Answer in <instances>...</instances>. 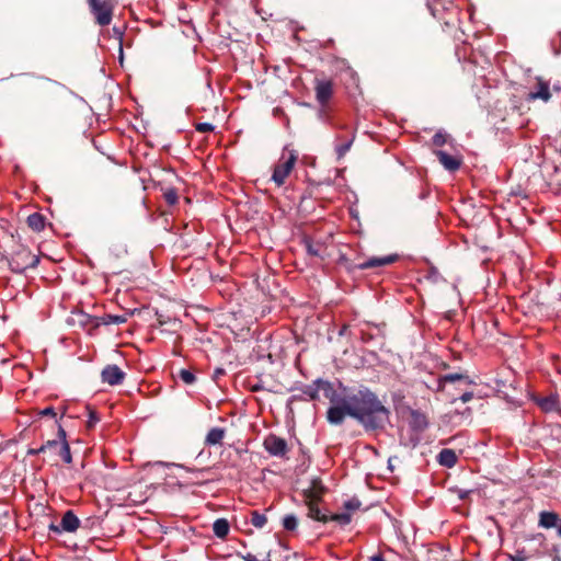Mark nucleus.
<instances>
[{
    "label": "nucleus",
    "instance_id": "obj_1",
    "mask_svg": "<svg viewBox=\"0 0 561 561\" xmlns=\"http://www.w3.org/2000/svg\"><path fill=\"white\" fill-rule=\"evenodd\" d=\"M323 396L330 400L327 412L329 423L340 425L346 416L356 420L365 431H383L390 424V410L367 387L334 390L331 382L320 383Z\"/></svg>",
    "mask_w": 561,
    "mask_h": 561
},
{
    "label": "nucleus",
    "instance_id": "obj_2",
    "mask_svg": "<svg viewBox=\"0 0 561 561\" xmlns=\"http://www.w3.org/2000/svg\"><path fill=\"white\" fill-rule=\"evenodd\" d=\"M25 76L33 79L30 87L31 93L46 112L62 110L73 95L66 84L47 76L36 73H25Z\"/></svg>",
    "mask_w": 561,
    "mask_h": 561
},
{
    "label": "nucleus",
    "instance_id": "obj_3",
    "mask_svg": "<svg viewBox=\"0 0 561 561\" xmlns=\"http://www.w3.org/2000/svg\"><path fill=\"white\" fill-rule=\"evenodd\" d=\"M298 160V153L295 150H289L287 153H283L275 164L272 181L277 185L282 186L285 184L286 179L294 170Z\"/></svg>",
    "mask_w": 561,
    "mask_h": 561
},
{
    "label": "nucleus",
    "instance_id": "obj_4",
    "mask_svg": "<svg viewBox=\"0 0 561 561\" xmlns=\"http://www.w3.org/2000/svg\"><path fill=\"white\" fill-rule=\"evenodd\" d=\"M398 260L397 254H390L382 257H371L369 260H366L364 262L354 263L350 259H347L345 255H341L339 263L344 266L348 272H354L355 270H369V268H376L380 266H386L394 263Z\"/></svg>",
    "mask_w": 561,
    "mask_h": 561
},
{
    "label": "nucleus",
    "instance_id": "obj_5",
    "mask_svg": "<svg viewBox=\"0 0 561 561\" xmlns=\"http://www.w3.org/2000/svg\"><path fill=\"white\" fill-rule=\"evenodd\" d=\"M89 10L100 26L110 25L113 19L114 4L111 0H87Z\"/></svg>",
    "mask_w": 561,
    "mask_h": 561
},
{
    "label": "nucleus",
    "instance_id": "obj_6",
    "mask_svg": "<svg viewBox=\"0 0 561 561\" xmlns=\"http://www.w3.org/2000/svg\"><path fill=\"white\" fill-rule=\"evenodd\" d=\"M38 263V256L34 255L30 250L26 249L15 252L9 261L11 271L16 274H22L27 268H35Z\"/></svg>",
    "mask_w": 561,
    "mask_h": 561
},
{
    "label": "nucleus",
    "instance_id": "obj_7",
    "mask_svg": "<svg viewBox=\"0 0 561 561\" xmlns=\"http://www.w3.org/2000/svg\"><path fill=\"white\" fill-rule=\"evenodd\" d=\"M313 83L316 100L322 107V112H325V108L334 94V83L331 79L318 77L314 78Z\"/></svg>",
    "mask_w": 561,
    "mask_h": 561
},
{
    "label": "nucleus",
    "instance_id": "obj_8",
    "mask_svg": "<svg viewBox=\"0 0 561 561\" xmlns=\"http://www.w3.org/2000/svg\"><path fill=\"white\" fill-rule=\"evenodd\" d=\"M263 446L270 455L275 457H285L288 453L286 440L274 434H270L265 437Z\"/></svg>",
    "mask_w": 561,
    "mask_h": 561
},
{
    "label": "nucleus",
    "instance_id": "obj_9",
    "mask_svg": "<svg viewBox=\"0 0 561 561\" xmlns=\"http://www.w3.org/2000/svg\"><path fill=\"white\" fill-rule=\"evenodd\" d=\"M328 489L322 483L320 478H313L310 485L301 491L302 500H319L322 501Z\"/></svg>",
    "mask_w": 561,
    "mask_h": 561
},
{
    "label": "nucleus",
    "instance_id": "obj_10",
    "mask_svg": "<svg viewBox=\"0 0 561 561\" xmlns=\"http://www.w3.org/2000/svg\"><path fill=\"white\" fill-rule=\"evenodd\" d=\"M125 378V373L117 365H107L101 373L103 382L111 386L121 385Z\"/></svg>",
    "mask_w": 561,
    "mask_h": 561
},
{
    "label": "nucleus",
    "instance_id": "obj_11",
    "mask_svg": "<svg viewBox=\"0 0 561 561\" xmlns=\"http://www.w3.org/2000/svg\"><path fill=\"white\" fill-rule=\"evenodd\" d=\"M434 154L440 164L450 172H455L461 167L462 160L459 157L450 156L443 150H435Z\"/></svg>",
    "mask_w": 561,
    "mask_h": 561
},
{
    "label": "nucleus",
    "instance_id": "obj_12",
    "mask_svg": "<svg viewBox=\"0 0 561 561\" xmlns=\"http://www.w3.org/2000/svg\"><path fill=\"white\" fill-rule=\"evenodd\" d=\"M308 508L307 516L317 522L327 524L329 522V515L321 512L319 504L322 501L319 500H302Z\"/></svg>",
    "mask_w": 561,
    "mask_h": 561
},
{
    "label": "nucleus",
    "instance_id": "obj_13",
    "mask_svg": "<svg viewBox=\"0 0 561 561\" xmlns=\"http://www.w3.org/2000/svg\"><path fill=\"white\" fill-rule=\"evenodd\" d=\"M58 438H60L61 443L57 453V457H60L62 461L67 465H70L72 462V456L70 453L69 444L66 439L67 434L64 427L58 423V432H57Z\"/></svg>",
    "mask_w": 561,
    "mask_h": 561
},
{
    "label": "nucleus",
    "instance_id": "obj_14",
    "mask_svg": "<svg viewBox=\"0 0 561 561\" xmlns=\"http://www.w3.org/2000/svg\"><path fill=\"white\" fill-rule=\"evenodd\" d=\"M128 320V314H104L102 317H94L92 319L93 328H99L100 325H110V324H122Z\"/></svg>",
    "mask_w": 561,
    "mask_h": 561
},
{
    "label": "nucleus",
    "instance_id": "obj_15",
    "mask_svg": "<svg viewBox=\"0 0 561 561\" xmlns=\"http://www.w3.org/2000/svg\"><path fill=\"white\" fill-rule=\"evenodd\" d=\"M542 100L543 102H548L551 99V93L549 90V84L542 80H538L537 89L535 91H530L526 101L531 102L535 100Z\"/></svg>",
    "mask_w": 561,
    "mask_h": 561
},
{
    "label": "nucleus",
    "instance_id": "obj_16",
    "mask_svg": "<svg viewBox=\"0 0 561 561\" xmlns=\"http://www.w3.org/2000/svg\"><path fill=\"white\" fill-rule=\"evenodd\" d=\"M455 382H460L466 386L473 383V381L470 379V377L468 375L453 373V374H446L439 378V389L445 390V387L447 383H455Z\"/></svg>",
    "mask_w": 561,
    "mask_h": 561
},
{
    "label": "nucleus",
    "instance_id": "obj_17",
    "mask_svg": "<svg viewBox=\"0 0 561 561\" xmlns=\"http://www.w3.org/2000/svg\"><path fill=\"white\" fill-rule=\"evenodd\" d=\"M560 517L556 512L542 511L539 513L538 526L545 529L556 528Z\"/></svg>",
    "mask_w": 561,
    "mask_h": 561
},
{
    "label": "nucleus",
    "instance_id": "obj_18",
    "mask_svg": "<svg viewBox=\"0 0 561 561\" xmlns=\"http://www.w3.org/2000/svg\"><path fill=\"white\" fill-rule=\"evenodd\" d=\"M60 524L64 531L73 533L79 528L80 520L72 511H67L64 514Z\"/></svg>",
    "mask_w": 561,
    "mask_h": 561
},
{
    "label": "nucleus",
    "instance_id": "obj_19",
    "mask_svg": "<svg viewBox=\"0 0 561 561\" xmlns=\"http://www.w3.org/2000/svg\"><path fill=\"white\" fill-rule=\"evenodd\" d=\"M226 436V430L222 427H213L208 431L205 437V445L214 446L221 444L222 439Z\"/></svg>",
    "mask_w": 561,
    "mask_h": 561
},
{
    "label": "nucleus",
    "instance_id": "obj_20",
    "mask_svg": "<svg viewBox=\"0 0 561 561\" xmlns=\"http://www.w3.org/2000/svg\"><path fill=\"white\" fill-rule=\"evenodd\" d=\"M60 443H61L60 438L57 437L56 439H48L39 446V450L44 451V454L48 453L49 458L55 461V465L57 463V453H58Z\"/></svg>",
    "mask_w": 561,
    "mask_h": 561
},
{
    "label": "nucleus",
    "instance_id": "obj_21",
    "mask_svg": "<svg viewBox=\"0 0 561 561\" xmlns=\"http://www.w3.org/2000/svg\"><path fill=\"white\" fill-rule=\"evenodd\" d=\"M437 459L439 465L446 468H453L457 463L458 457L455 450L445 448L438 454Z\"/></svg>",
    "mask_w": 561,
    "mask_h": 561
},
{
    "label": "nucleus",
    "instance_id": "obj_22",
    "mask_svg": "<svg viewBox=\"0 0 561 561\" xmlns=\"http://www.w3.org/2000/svg\"><path fill=\"white\" fill-rule=\"evenodd\" d=\"M410 425L414 431L423 432L428 426V422L425 414L419 411H412Z\"/></svg>",
    "mask_w": 561,
    "mask_h": 561
},
{
    "label": "nucleus",
    "instance_id": "obj_23",
    "mask_svg": "<svg viewBox=\"0 0 561 561\" xmlns=\"http://www.w3.org/2000/svg\"><path fill=\"white\" fill-rule=\"evenodd\" d=\"M230 525L226 518H218L213 524V531L216 537L225 539L229 534Z\"/></svg>",
    "mask_w": 561,
    "mask_h": 561
},
{
    "label": "nucleus",
    "instance_id": "obj_24",
    "mask_svg": "<svg viewBox=\"0 0 561 561\" xmlns=\"http://www.w3.org/2000/svg\"><path fill=\"white\" fill-rule=\"evenodd\" d=\"M45 220L46 219L42 214L34 213L27 217L26 221H27V226L33 231L39 232V231L44 230V228H45Z\"/></svg>",
    "mask_w": 561,
    "mask_h": 561
},
{
    "label": "nucleus",
    "instance_id": "obj_25",
    "mask_svg": "<svg viewBox=\"0 0 561 561\" xmlns=\"http://www.w3.org/2000/svg\"><path fill=\"white\" fill-rule=\"evenodd\" d=\"M322 382H328L327 380H322V379H318L313 382L312 386H308L306 387V389L304 390V393L307 394L308 397H310V399L312 400H317L319 399V392L322 391L323 392V389L320 387Z\"/></svg>",
    "mask_w": 561,
    "mask_h": 561
},
{
    "label": "nucleus",
    "instance_id": "obj_26",
    "mask_svg": "<svg viewBox=\"0 0 561 561\" xmlns=\"http://www.w3.org/2000/svg\"><path fill=\"white\" fill-rule=\"evenodd\" d=\"M251 524L256 528H263L267 523V517L257 511L251 512Z\"/></svg>",
    "mask_w": 561,
    "mask_h": 561
},
{
    "label": "nucleus",
    "instance_id": "obj_27",
    "mask_svg": "<svg viewBox=\"0 0 561 561\" xmlns=\"http://www.w3.org/2000/svg\"><path fill=\"white\" fill-rule=\"evenodd\" d=\"M282 524H283L284 529H286L288 531H294L298 527V518L294 514H288V515L284 516Z\"/></svg>",
    "mask_w": 561,
    "mask_h": 561
},
{
    "label": "nucleus",
    "instance_id": "obj_28",
    "mask_svg": "<svg viewBox=\"0 0 561 561\" xmlns=\"http://www.w3.org/2000/svg\"><path fill=\"white\" fill-rule=\"evenodd\" d=\"M330 520L336 522L337 524L345 526L351 523L352 516H351V513H348V512L340 513V514H332V515H329V522Z\"/></svg>",
    "mask_w": 561,
    "mask_h": 561
},
{
    "label": "nucleus",
    "instance_id": "obj_29",
    "mask_svg": "<svg viewBox=\"0 0 561 561\" xmlns=\"http://www.w3.org/2000/svg\"><path fill=\"white\" fill-rule=\"evenodd\" d=\"M353 139L354 138H351L350 140L345 141L344 144L336 146L335 152H336L337 160L343 159L344 156L346 154V152L351 149Z\"/></svg>",
    "mask_w": 561,
    "mask_h": 561
},
{
    "label": "nucleus",
    "instance_id": "obj_30",
    "mask_svg": "<svg viewBox=\"0 0 561 561\" xmlns=\"http://www.w3.org/2000/svg\"><path fill=\"white\" fill-rule=\"evenodd\" d=\"M306 251L311 256H320L321 245L314 244L311 240L305 241Z\"/></svg>",
    "mask_w": 561,
    "mask_h": 561
},
{
    "label": "nucleus",
    "instance_id": "obj_31",
    "mask_svg": "<svg viewBox=\"0 0 561 561\" xmlns=\"http://www.w3.org/2000/svg\"><path fill=\"white\" fill-rule=\"evenodd\" d=\"M179 377L186 385H193L196 381L195 375L191 370H187V369H181L179 371Z\"/></svg>",
    "mask_w": 561,
    "mask_h": 561
},
{
    "label": "nucleus",
    "instance_id": "obj_32",
    "mask_svg": "<svg viewBox=\"0 0 561 561\" xmlns=\"http://www.w3.org/2000/svg\"><path fill=\"white\" fill-rule=\"evenodd\" d=\"M163 196H164L165 202L170 206L175 205L178 203L179 197H178V193L174 188H168L164 192Z\"/></svg>",
    "mask_w": 561,
    "mask_h": 561
},
{
    "label": "nucleus",
    "instance_id": "obj_33",
    "mask_svg": "<svg viewBox=\"0 0 561 561\" xmlns=\"http://www.w3.org/2000/svg\"><path fill=\"white\" fill-rule=\"evenodd\" d=\"M87 410H88V414H89V420L87 422V427L90 430L100 421V419H99L95 410H93L90 407H87Z\"/></svg>",
    "mask_w": 561,
    "mask_h": 561
},
{
    "label": "nucleus",
    "instance_id": "obj_34",
    "mask_svg": "<svg viewBox=\"0 0 561 561\" xmlns=\"http://www.w3.org/2000/svg\"><path fill=\"white\" fill-rule=\"evenodd\" d=\"M447 142V135L438 131L436 133L433 138H432V144L435 146V147H442L444 146L445 144Z\"/></svg>",
    "mask_w": 561,
    "mask_h": 561
},
{
    "label": "nucleus",
    "instance_id": "obj_35",
    "mask_svg": "<svg viewBox=\"0 0 561 561\" xmlns=\"http://www.w3.org/2000/svg\"><path fill=\"white\" fill-rule=\"evenodd\" d=\"M362 503L358 499H351L344 503V508L350 513L360 507Z\"/></svg>",
    "mask_w": 561,
    "mask_h": 561
},
{
    "label": "nucleus",
    "instance_id": "obj_36",
    "mask_svg": "<svg viewBox=\"0 0 561 561\" xmlns=\"http://www.w3.org/2000/svg\"><path fill=\"white\" fill-rule=\"evenodd\" d=\"M195 129L199 133H209L215 129V126L210 123H197Z\"/></svg>",
    "mask_w": 561,
    "mask_h": 561
},
{
    "label": "nucleus",
    "instance_id": "obj_37",
    "mask_svg": "<svg viewBox=\"0 0 561 561\" xmlns=\"http://www.w3.org/2000/svg\"><path fill=\"white\" fill-rule=\"evenodd\" d=\"M554 405H556V400L552 398H546L541 402V407L545 410H552L554 408Z\"/></svg>",
    "mask_w": 561,
    "mask_h": 561
},
{
    "label": "nucleus",
    "instance_id": "obj_38",
    "mask_svg": "<svg viewBox=\"0 0 561 561\" xmlns=\"http://www.w3.org/2000/svg\"><path fill=\"white\" fill-rule=\"evenodd\" d=\"M38 415L55 417L56 416V412H55V409L53 407H48V408H45V409L41 410L38 412Z\"/></svg>",
    "mask_w": 561,
    "mask_h": 561
},
{
    "label": "nucleus",
    "instance_id": "obj_39",
    "mask_svg": "<svg viewBox=\"0 0 561 561\" xmlns=\"http://www.w3.org/2000/svg\"><path fill=\"white\" fill-rule=\"evenodd\" d=\"M113 33H114V35H115V36L118 38V41H119V51H121V55H122V54H123L122 39H123L124 32H123L119 27L114 26V27H113Z\"/></svg>",
    "mask_w": 561,
    "mask_h": 561
},
{
    "label": "nucleus",
    "instance_id": "obj_40",
    "mask_svg": "<svg viewBox=\"0 0 561 561\" xmlns=\"http://www.w3.org/2000/svg\"><path fill=\"white\" fill-rule=\"evenodd\" d=\"M225 375H226V370L221 367H218L213 373V380H215L217 382Z\"/></svg>",
    "mask_w": 561,
    "mask_h": 561
},
{
    "label": "nucleus",
    "instance_id": "obj_41",
    "mask_svg": "<svg viewBox=\"0 0 561 561\" xmlns=\"http://www.w3.org/2000/svg\"><path fill=\"white\" fill-rule=\"evenodd\" d=\"M473 398V392L471 391H465L461 396H460V400L466 403V402H469L471 399Z\"/></svg>",
    "mask_w": 561,
    "mask_h": 561
},
{
    "label": "nucleus",
    "instance_id": "obj_42",
    "mask_svg": "<svg viewBox=\"0 0 561 561\" xmlns=\"http://www.w3.org/2000/svg\"><path fill=\"white\" fill-rule=\"evenodd\" d=\"M48 529L55 534H61V531L64 530L61 528V524L60 525H55L54 523H51L49 526H48Z\"/></svg>",
    "mask_w": 561,
    "mask_h": 561
},
{
    "label": "nucleus",
    "instance_id": "obj_43",
    "mask_svg": "<svg viewBox=\"0 0 561 561\" xmlns=\"http://www.w3.org/2000/svg\"><path fill=\"white\" fill-rule=\"evenodd\" d=\"M457 414H458V415H461V416H462V417H465V419H470V417H471V414H472V411H471V409H470V408H466L463 412H461V413H458V412H457Z\"/></svg>",
    "mask_w": 561,
    "mask_h": 561
},
{
    "label": "nucleus",
    "instance_id": "obj_44",
    "mask_svg": "<svg viewBox=\"0 0 561 561\" xmlns=\"http://www.w3.org/2000/svg\"><path fill=\"white\" fill-rule=\"evenodd\" d=\"M39 454H44V451L39 450V447L38 448H30L27 450V455L28 456H36V455H39Z\"/></svg>",
    "mask_w": 561,
    "mask_h": 561
},
{
    "label": "nucleus",
    "instance_id": "obj_45",
    "mask_svg": "<svg viewBox=\"0 0 561 561\" xmlns=\"http://www.w3.org/2000/svg\"><path fill=\"white\" fill-rule=\"evenodd\" d=\"M518 552L516 556H511V561H526V557H522Z\"/></svg>",
    "mask_w": 561,
    "mask_h": 561
},
{
    "label": "nucleus",
    "instance_id": "obj_46",
    "mask_svg": "<svg viewBox=\"0 0 561 561\" xmlns=\"http://www.w3.org/2000/svg\"><path fill=\"white\" fill-rule=\"evenodd\" d=\"M243 560L244 561H257L256 557L252 553H248L247 556H244Z\"/></svg>",
    "mask_w": 561,
    "mask_h": 561
},
{
    "label": "nucleus",
    "instance_id": "obj_47",
    "mask_svg": "<svg viewBox=\"0 0 561 561\" xmlns=\"http://www.w3.org/2000/svg\"><path fill=\"white\" fill-rule=\"evenodd\" d=\"M370 561H385L381 554H375L370 557Z\"/></svg>",
    "mask_w": 561,
    "mask_h": 561
},
{
    "label": "nucleus",
    "instance_id": "obj_48",
    "mask_svg": "<svg viewBox=\"0 0 561 561\" xmlns=\"http://www.w3.org/2000/svg\"><path fill=\"white\" fill-rule=\"evenodd\" d=\"M348 328H350V327H348L347 324H344V325L341 328V330H340L339 334H340V335H344V334L347 332Z\"/></svg>",
    "mask_w": 561,
    "mask_h": 561
},
{
    "label": "nucleus",
    "instance_id": "obj_49",
    "mask_svg": "<svg viewBox=\"0 0 561 561\" xmlns=\"http://www.w3.org/2000/svg\"><path fill=\"white\" fill-rule=\"evenodd\" d=\"M262 561H271V554L267 552L266 557Z\"/></svg>",
    "mask_w": 561,
    "mask_h": 561
},
{
    "label": "nucleus",
    "instance_id": "obj_50",
    "mask_svg": "<svg viewBox=\"0 0 561 561\" xmlns=\"http://www.w3.org/2000/svg\"><path fill=\"white\" fill-rule=\"evenodd\" d=\"M66 411H67V408H66V407H62V409H61V413H62V415H65V414H66Z\"/></svg>",
    "mask_w": 561,
    "mask_h": 561
},
{
    "label": "nucleus",
    "instance_id": "obj_51",
    "mask_svg": "<svg viewBox=\"0 0 561 561\" xmlns=\"http://www.w3.org/2000/svg\"><path fill=\"white\" fill-rule=\"evenodd\" d=\"M553 561H561V558L559 556L553 558Z\"/></svg>",
    "mask_w": 561,
    "mask_h": 561
}]
</instances>
